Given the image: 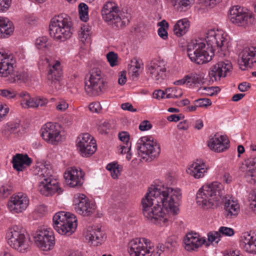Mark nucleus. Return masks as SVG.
Listing matches in <instances>:
<instances>
[{
  "label": "nucleus",
  "mask_w": 256,
  "mask_h": 256,
  "mask_svg": "<svg viewBox=\"0 0 256 256\" xmlns=\"http://www.w3.org/2000/svg\"><path fill=\"white\" fill-rule=\"evenodd\" d=\"M240 64L245 68L252 67L254 63H256V48L251 47L244 49L240 54Z\"/></svg>",
  "instance_id": "cd10ccee"
},
{
  "label": "nucleus",
  "mask_w": 256,
  "mask_h": 256,
  "mask_svg": "<svg viewBox=\"0 0 256 256\" xmlns=\"http://www.w3.org/2000/svg\"><path fill=\"white\" fill-rule=\"evenodd\" d=\"M13 168L17 171H22L24 166H30L32 160L28 156L20 154H17L12 158V162Z\"/></svg>",
  "instance_id": "c756f323"
},
{
  "label": "nucleus",
  "mask_w": 256,
  "mask_h": 256,
  "mask_svg": "<svg viewBox=\"0 0 256 256\" xmlns=\"http://www.w3.org/2000/svg\"><path fill=\"white\" fill-rule=\"evenodd\" d=\"M206 242L205 238H201L198 234L193 232L188 233L184 239V248L188 251L195 250Z\"/></svg>",
  "instance_id": "a878e982"
},
{
  "label": "nucleus",
  "mask_w": 256,
  "mask_h": 256,
  "mask_svg": "<svg viewBox=\"0 0 256 256\" xmlns=\"http://www.w3.org/2000/svg\"><path fill=\"white\" fill-rule=\"evenodd\" d=\"M84 174L80 168H70L67 170L64 177L70 187H80L84 182Z\"/></svg>",
  "instance_id": "5701e85b"
},
{
  "label": "nucleus",
  "mask_w": 256,
  "mask_h": 256,
  "mask_svg": "<svg viewBox=\"0 0 256 256\" xmlns=\"http://www.w3.org/2000/svg\"><path fill=\"white\" fill-rule=\"evenodd\" d=\"M118 82L120 85L124 84L126 82V74L124 71L119 73Z\"/></svg>",
  "instance_id": "680f3d73"
},
{
  "label": "nucleus",
  "mask_w": 256,
  "mask_h": 256,
  "mask_svg": "<svg viewBox=\"0 0 256 256\" xmlns=\"http://www.w3.org/2000/svg\"><path fill=\"white\" fill-rule=\"evenodd\" d=\"M189 26L190 22L187 19L180 20L174 24L173 29L174 32L177 36H181L188 31Z\"/></svg>",
  "instance_id": "2f4dec72"
},
{
  "label": "nucleus",
  "mask_w": 256,
  "mask_h": 256,
  "mask_svg": "<svg viewBox=\"0 0 256 256\" xmlns=\"http://www.w3.org/2000/svg\"><path fill=\"white\" fill-rule=\"evenodd\" d=\"M245 178L248 182L254 184L256 182V170H251L250 168H246Z\"/></svg>",
  "instance_id": "c03bdc74"
},
{
  "label": "nucleus",
  "mask_w": 256,
  "mask_h": 256,
  "mask_svg": "<svg viewBox=\"0 0 256 256\" xmlns=\"http://www.w3.org/2000/svg\"><path fill=\"white\" fill-rule=\"evenodd\" d=\"M198 107H206L211 105L212 102L208 98H200L194 101Z\"/></svg>",
  "instance_id": "09e8293b"
},
{
  "label": "nucleus",
  "mask_w": 256,
  "mask_h": 256,
  "mask_svg": "<svg viewBox=\"0 0 256 256\" xmlns=\"http://www.w3.org/2000/svg\"><path fill=\"white\" fill-rule=\"evenodd\" d=\"M8 242L10 246L20 252H26L30 247V240L25 231L18 226L9 229L6 234Z\"/></svg>",
  "instance_id": "9d476101"
},
{
  "label": "nucleus",
  "mask_w": 256,
  "mask_h": 256,
  "mask_svg": "<svg viewBox=\"0 0 256 256\" xmlns=\"http://www.w3.org/2000/svg\"><path fill=\"white\" fill-rule=\"evenodd\" d=\"M118 54L113 52H109L106 54L108 61L111 66L118 65Z\"/></svg>",
  "instance_id": "a18cd8bd"
},
{
  "label": "nucleus",
  "mask_w": 256,
  "mask_h": 256,
  "mask_svg": "<svg viewBox=\"0 0 256 256\" xmlns=\"http://www.w3.org/2000/svg\"><path fill=\"white\" fill-rule=\"evenodd\" d=\"M35 212L37 214H39L40 216H42L46 214L47 212V208L44 205H40L36 208Z\"/></svg>",
  "instance_id": "052dcab7"
},
{
  "label": "nucleus",
  "mask_w": 256,
  "mask_h": 256,
  "mask_svg": "<svg viewBox=\"0 0 256 256\" xmlns=\"http://www.w3.org/2000/svg\"><path fill=\"white\" fill-rule=\"evenodd\" d=\"M194 0H172V4L178 10H182L184 8H189L194 3Z\"/></svg>",
  "instance_id": "72a5a7b5"
},
{
  "label": "nucleus",
  "mask_w": 256,
  "mask_h": 256,
  "mask_svg": "<svg viewBox=\"0 0 256 256\" xmlns=\"http://www.w3.org/2000/svg\"><path fill=\"white\" fill-rule=\"evenodd\" d=\"M232 68V64L230 61L226 60L218 62L210 68V78L212 82L220 80L221 78L226 77Z\"/></svg>",
  "instance_id": "412c9836"
},
{
  "label": "nucleus",
  "mask_w": 256,
  "mask_h": 256,
  "mask_svg": "<svg viewBox=\"0 0 256 256\" xmlns=\"http://www.w3.org/2000/svg\"><path fill=\"white\" fill-rule=\"evenodd\" d=\"M220 234H222L225 236H232L234 234V230L233 229L224 226H222L220 228L218 232Z\"/></svg>",
  "instance_id": "8fccbe9b"
},
{
  "label": "nucleus",
  "mask_w": 256,
  "mask_h": 256,
  "mask_svg": "<svg viewBox=\"0 0 256 256\" xmlns=\"http://www.w3.org/2000/svg\"><path fill=\"white\" fill-rule=\"evenodd\" d=\"M18 96L20 99V105L23 108H36L35 98H32L28 92H21L18 93Z\"/></svg>",
  "instance_id": "7c9ffc66"
},
{
  "label": "nucleus",
  "mask_w": 256,
  "mask_h": 256,
  "mask_svg": "<svg viewBox=\"0 0 256 256\" xmlns=\"http://www.w3.org/2000/svg\"><path fill=\"white\" fill-rule=\"evenodd\" d=\"M36 108L40 106H42L46 105L48 102V100L42 97H38L35 98Z\"/></svg>",
  "instance_id": "13d9d810"
},
{
  "label": "nucleus",
  "mask_w": 256,
  "mask_h": 256,
  "mask_svg": "<svg viewBox=\"0 0 256 256\" xmlns=\"http://www.w3.org/2000/svg\"><path fill=\"white\" fill-rule=\"evenodd\" d=\"M229 140L226 136L215 134L208 142V147L214 151L220 152L228 148Z\"/></svg>",
  "instance_id": "bb28decb"
},
{
  "label": "nucleus",
  "mask_w": 256,
  "mask_h": 256,
  "mask_svg": "<svg viewBox=\"0 0 256 256\" xmlns=\"http://www.w3.org/2000/svg\"><path fill=\"white\" fill-rule=\"evenodd\" d=\"M220 90L219 88L216 86H202L200 88L198 89V91L202 94L210 96H212L216 94Z\"/></svg>",
  "instance_id": "ea45409f"
},
{
  "label": "nucleus",
  "mask_w": 256,
  "mask_h": 256,
  "mask_svg": "<svg viewBox=\"0 0 256 256\" xmlns=\"http://www.w3.org/2000/svg\"><path fill=\"white\" fill-rule=\"evenodd\" d=\"M108 88V84L100 68L92 69L85 81V90L90 96H99Z\"/></svg>",
  "instance_id": "6e6552de"
},
{
  "label": "nucleus",
  "mask_w": 256,
  "mask_h": 256,
  "mask_svg": "<svg viewBox=\"0 0 256 256\" xmlns=\"http://www.w3.org/2000/svg\"><path fill=\"white\" fill-rule=\"evenodd\" d=\"M138 155L142 158L147 157L154 158L158 156L160 148L157 141L150 136H146L140 138L136 144Z\"/></svg>",
  "instance_id": "9b49d317"
},
{
  "label": "nucleus",
  "mask_w": 256,
  "mask_h": 256,
  "mask_svg": "<svg viewBox=\"0 0 256 256\" xmlns=\"http://www.w3.org/2000/svg\"><path fill=\"white\" fill-rule=\"evenodd\" d=\"M36 46L38 49L44 50L48 48L50 44L48 42V38L46 36L39 37L36 40Z\"/></svg>",
  "instance_id": "79ce46f5"
},
{
  "label": "nucleus",
  "mask_w": 256,
  "mask_h": 256,
  "mask_svg": "<svg viewBox=\"0 0 256 256\" xmlns=\"http://www.w3.org/2000/svg\"><path fill=\"white\" fill-rule=\"evenodd\" d=\"M225 190L223 185L214 182L203 186L196 194L197 204L204 210L216 207L220 199L224 203V214L227 218L236 216L240 212V206L236 201L229 196H224Z\"/></svg>",
  "instance_id": "f03ea898"
},
{
  "label": "nucleus",
  "mask_w": 256,
  "mask_h": 256,
  "mask_svg": "<svg viewBox=\"0 0 256 256\" xmlns=\"http://www.w3.org/2000/svg\"><path fill=\"white\" fill-rule=\"evenodd\" d=\"M158 34L160 38H162L164 40H166L168 36L166 30V28H158Z\"/></svg>",
  "instance_id": "338daca9"
},
{
  "label": "nucleus",
  "mask_w": 256,
  "mask_h": 256,
  "mask_svg": "<svg viewBox=\"0 0 256 256\" xmlns=\"http://www.w3.org/2000/svg\"><path fill=\"white\" fill-rule=\"evenodd\" d=\"M12 0H0V12L6 11L10 8Z\"/></svg>",
  "instance_id": "603ef678"
},
{
  "label": "nucleus",
  "mask_w": 256,
  "mask_h": 256,
  "mask_svg": "<svg viewBox=\"0 0 256 256\" xmlns=\"http://www.w3.org/2000/svg\"><path fill=\"white\" fill-rule=\"evenodd\" d=\"M220 234L218 232H210L208 234V241L206 240L204 244L208 246L212 242H215L217 244L220 240Z\"/></svg>",
  "instance_id": "58836bf2"
},
{
  "label": "nucleus",
  "mask_w": 256,
  "mask_h": 256,
  "mask_svg": "<svg viewBox=\"0 0 256 256\" xmlns=\"http://www.w3.org/2000/svg\"><path fill=\"white\" fill-rule=\"evenodd\" d=\"M96 208L95 204L90 201L84 194H78L74 196V209L78 214L88 216L94 212Z\"/></svg>",
  "instance_id": "a211bd4d"
},
{
  "label": "nucleus",
  "mask_w": 256,
  "mask_h": 256,
  "mask_svg": "<svg viewBox=\"0 0 256 256\" xmlns=\"http://www.w3.org/2000/svg\"><path fill=\"white\" fill-rule=\"evenodd\" d=\"M76 146L80 154L83 157L91 156L96 150V140L88 133L79 136L76 140Z\"/></svg>",
  "instance_id": "dca6fc26"
},
{
  "label": "nucleus",
  "mask_w": 256,
  "mask_h": 256,
  "mask_svg": "<svg viewBox=\"0 0 256 256\" xmlns=\"http://www.w3.org/2000/svg\"><path fill=\"white\" fill-rule=\"evenodd\" d=\"M208 168L204 162L197 161L193 162L188 168L186 172L188 174L195 178H202L207 172Z\"/></svg>",
  "instance_id": "c85d7f7f"
},
{
  "label": "nucleus",
  "mask_w": 256,
  "mask_h": 256,
  "mask_svg": "<svg viewBox=\"0 0 256 256\" xmlns=\"http://www.w3.org/2000/svg\"><path fill=\"white\" fill-rule=\"evenodd\" d=\"M9 108L6 104H0V121L3 119V118L8 114Z\"/></svg>",
  "instance_id": "6e6d98bb"
},
{
  "label": "nucleus",
  "mask_w": 256,
  "mask_h": 256,
  "mask_svg": "<svg viewBox=\"0 0 256 256\" xmlns=\"http://www.w3.org/2000/svg\"><path fill=\"white\" fill-rule=\"evenodd\" d=\"M245 164L246 168L252 170H256V156H251L245 160Z\"/></svg>",
  "instance_id": "de8ad7c7"
},
{
  "label": "nucleus",
  "mask_w": 256,
  "mask_h": 256,
  "mask_svg": "<svg viewBox=\"0 0 256 256\" xmlns=\"http://www.w3.org/2000/svg\"><path fill=\"white\" fill-rule=\"evenodd\" d=\"M120 10L116 4L112 2H108L103 6L102 15L103 19L108 24H114L118 26L121 21Z\"/></svg>",
  "instance_id": "f3484780"
},
{
  "label": "nucleus",
  "mask_w": 256,
  "mask_h": 256,
  "mask_svg": "<svg viewBox=\"0 0 256 256\" xmlns=\"http://www.w3.org/2000/svg\"><path fill=\"white\" fill-rule=\"evenodd\" d=\"M42 136L47 142L56 145L62 141L60 126L56 123L47 122L42 128Z\"/></svg>",
  "instance_id": "2eb2a0df"
},
{
  "label": "nucleus",
  "mask_w": 256,
  "mask_h": 256,
  "mask_svg": "<svg viewBox=\"0 0 256 256\" xmlns=\"http://www.w3.org/2000/svg\"><path fill=\"white\" fill-rule=\"evenodd\" d=\"M12 190V188L10 185H3L0 187V198H5L8 197Z\"/></svg>",
  "instance_id": "49530a36"
},
{
  "label": "nucleus",
  "mask_w": 256,
  "mask_h": 256,
  "mask_svg": "<svg viewBox=\"0 0 256 256\" xmlns=\"http://www.w3.org/2000/svg\"><path fill=\"white\" fill-rule=\"evenodd\" d=\"M106 169L110 172L111 176L113 178L115 179L118 178L120 172L122 170V167L117 162L108 164L106 167Z\"/></svg>",
  "instance_id": "f704fd0d"
},
{
  "label": "nucleus",
  "mask_w": 256,
  "mask_h": 256,
  "mask_svg": "<svg viewBox=\"0 0 256 256\" xmlns=\"http://www.w3.org/2000/svg\"><path fill=\"white\" fill-rule=\"evenodd\" d=\"M72 24L70 18L65 14L54 17L49 26L50 34L56 40L64 42L69 38L72 34Z\"/></svg>",
  "instance_id": "0eeeda50"
},
{
  "label": "nucleus",
  "mask_w": 256,
  "mask_h": 256,
  "mask_svg": "<svg viewBox=\"0 0 256 256\" xmlns=\"http://www.w3.org/2000/svg\"><path fill=\"white\" fill-rule=\"evenodd\" d=\"M52 168L49 164H42L38 168L37 174L40 180L38 190L45 196H50L56 192L58 194L62 192L57 180L52 176Z\"/></svg>",
  "instance_id": "39448f33"
},
{
  "label": "nucleus",
  "mask_w": 256,
  "mask_h": 256,
  "mask_svg": "<svg viewBox=\"0 0 256 256\" xmlns=\"http://www.w3.org/2000/svg\"><path fill=\"white\" fill-rule=\"evenodd\" d=\"M131 148V143H125L124 144L120 146L122 154L129 152Z\"/></svg>",
  "instance_id": "e2e57ef3"
},
{
  "label": "nucleus",
  "mask_w": 256,
  "mask_h": 256,
  "mask_svg": "<svg viewBox=\"0 0 256 256\" xmlns=\"http://www.w3.org/2000/svg\"><path fill=\"white\" fill-rule=\"evenodd\" d=\"M229 18L232 23L241 26H246L252 24L254 20L252 12L238 6H234L230 8Z\"/></svg>",
  "instance_id": "f8f14e48"
},
{
  "label": "nucleus",
  "mask_w": 256,
  "mask_h": 256,
  "mask_svg": "<svg viewBox=\"0 0 256 256\" xmlns=\"http://www.w3.org/2000/svg\"><path fill=\"white\" fill-rule=\"evenodd\" d=\"M14 56L4 52H0V77L8 78L10 83L26 82L28 74L25 72H14Z\"/></svg>",
  "instance_id": "423d86ee"
},
{
  "label": "nucleus",
  "mask_w": 256,
  "mask_h": 256,
  "mask_svg": "<svg viewBox=\"0 0 256 256\" xmlns=\"http://www.w3.org/2000/svg\"><path fill=\"white\" fill-rule=\"evenodd\" d=\"M68 108V104L64 101L60 102L56 106V109L60 111H64Z\"/></svg>",
  "instance_id": "774afa93"
},
{
  "label": "nucleus",
  "mask_w": 256,
  "mask_h": 256,
  "mask_svg": "<svg viewBox=\"0 0 256 256\" xmlns=\"http://www.w3.org/2000/svg\"><path fill=\"white\" fill-rule=\"evenodd\" d=\"M166 98H175L181 97L182 95V92L180 88H169L166 90Z\"/></svg>",
  "instance_id": "e433bc0d"
},
{
  "label": "nucleus",
  "mask_w": 256,
  "mask_h": 256,
  "mask_svg": "<svg viewBox=\"0 0 256 256\" xmlns=\"http://www.w3.org/2000/svg\"><path fill=\"white\" fill-rule=\"evenodd\" d=\"M78 12L80 20L86 22L88 19V6L84 3H80L78 6Z\"/></svg>",
  "instance_id": "4c0bfd02"
},
{
  "label": "nucleus",
  "mask_w": 256,
  "mask_h": 256,
  "mask_svg": "<svg viewBox=\"0 0 256 256\" xmlns=\"http://www.w3.org/2000/svg\"><path fill=\"white\" fill-rule=\"evenodd\" d=\"M85 237L88 242L94 246L101 244L106 238L104 232L96 226L88 227Z\"/></svg>",
  "instance_id": "393cba45"
},
{
  "label": "nucleus",
  "mask_w": 256,
  "mask_h": 256,
  "mask_svg": "<svg viewBox=\"0 0 256 256\" xmlns=\"http://www.w3.org/2000/svg\"><path fill=\"white\" fill-rule=\"evenodd\" d=\"M144 238H135L130 242L128 244V252L130 256H150L151 248H148Z\"/></svg>",
  "instance_id": "4be33fe9"
},
{
  "label": "nucleus",
  "mask_w": 256,
  "mask_h": 256,
  "mask_svg": "<svg viewBox=\"0 0 256 256\" xmlns=\"http://www.w3.org/2000/svg\"><path fill=\"white\" fill-rule=\"evenodd\" d=\"M184 118V116L182 114H172L167 118V120L170 122H177Z\"/></svg>",
  "instance_id": "bf43d9fd"
},
{
  "label": "nucleus",
  "mask_w": 256,
  "mask_h": 256,
  "mask_svg": "<svg viewBox=\"0 0 256 256\" xmlns=\"http://www.w3.org/2000/svg\"><path fill=\"white\" fill-rule=\"evenodd\" d=\"M18 126L19 124L17 123L9 122L6 124V130L10 133H14L16 132Z\"/></svg>",
  "instance_id": "864d4df0"
},
{
  "label": "nucleus",
  "mask_w": 256,
  "mask_h": 256,
  "mask_svg": "<svg viewBox=\"0 0 256 256\" xmlns=\"http://www.w3.org/2000/svg\"><path fill=\"white\" fill-rule=\"evenodd\" d=\"M118 137L120 140L124 142L123 144H124L125 143H130L129 142L130 136L127 132H120L118 134Z\"/></svg>",
  "instance_id": "5fc2aeb1"
},
{
  "label": "nucleus",
  "mask_w": 256,
  "mask_h": 256,
  "mask_svg": "<svg viewBox=\"0 0 256 256\" xmlns=\"http://www.w3.org/2000/svg\"><path fill=\"white\" fill-rule=\"evenodd\" d=\"M121 108L124 110H127L132 112H135L136 111V110L133 108L132 104L128 102H126L122 104Z\"/></svg>",
  "instance_id": "0e129e2a"
},
{
  "label": "nucleus",
  "mask_w": 256,
  "mask_h": 256,
  "mask_svg": "<svg viewBox=\"0 0 256 256\" xmlns=\"http://www.w3.org/2000/svg\"><path fill=\"white\" fill-rule=\"evenodd\" d=\"M16 92L12 88L0 90V96L7 99H12L18 96Z\"/></svg>",
  "instance_id": "37998d69"
},
{
  "label": "nucleus",
  "mask_w": 256,
  "mask_h": 256,
  "mask_svg": "<svg viewBox=\"0 0 256 256\" xmlns=\"http://www.w3.org/2000/svg\"><path fill=\"white\" fill-rule=\"evenodd\" d=\"M48 64V80L52 87L60 88V81L62 76V69L61 62L52 58H46Z\"/></svg>",
  "instance_id": "4468645a"
},
{
  "label": "nucleus",
  "mask_w": 256,
  "mask_h": 256,
  "mask_svg": "<svg viewBox=\"0 0 256 256\" xmlns=\"http://www.w3.org/2000/svg\"><path fill=\"white\" fill-rule=\"evenodd\" d=\"M164 95L165 92L161 90H156L153 93V97L156 99L162 98Z\"/></svg>",
  "instance_id": "69168bd1"
},
{
  "label": "nucleus",
  "mask_w": 256,
  "mask_h": 256,
  "mask_svg": "<svg viewBox=\"0 0 256 256\" xmlns=\"http://www.w3.org/2000/svg\"><path fill=\"white\" fill-rule=\"evenodd\" d=\"M90 29L88 26L84 24L81 27L78 33V38L82 42L86 41L90 36Z\"/></svg>",
  "instance_id": "a19ab883"
},
{
  "label": "nucleus",
  "mask_w": 256,
  "mask_h": 256,
  "mask_svg": "<svg viewBox=\"0 0 256 256\" xmlns=\"http://www.w3.org/2000/svg\"><path fill=\"white\" fill-rule=\"evenodd\" d=\"M148 74L157 83L162 82L166 77V68L162 60L154 59L148 62L146 66Z\"/></svg>",
  "instance_id": "6ab92c4d"
},
{
  "label": "nucleus",
  "mask_w": 256,
  "mask_h": 256,
  "mask_svg": "<svg viewBox=\"0 0 256 256\" xmlns=\"http://www.w3.org/2000/svg\"><path fill=\"white\" fill-rule=\"evenodd\" d=\"M240 246L246 252L256 254V234L243 233L240 238Z\"/></svg>",
  "instance_id": "b1692460"
},
{
  "label": "nucleus",
  "mask_w": 256,
  "mask_h": 256,
  "mask_svg": "<svg viewBox=\"0 0 256 256\" xmlns=\"http://www.w3.org/2000/svg\"><path fill=\"white\" fill-rule=\"evenodd\" d=\"M156 203H159L166 212L170 214L174 219L179 209V202L182 199V192L179 188H172L160 185L152 186L148 190Z\"/></svg>",
  "instance_id": "7ed1b4c3"
},
{
  "label": "nucleus",
  "mask_w": 256,
  "mask_h": 256,
  "mask_svg": "<svg viewBox=\"0 0 256 256\" xmlns=\"http://www.w3.org/2000/svg\"><path fill=\"white\" fill-rule=\"evenodd\" d=\"M152 127V125L148 120H144L140 123L139 126V129L140 130H148L150 129Z\"/></svg>",
  "instance_id": "4d7b16f0"
},
{
  "label": "nucleus",
  "mask_w": 256,
  "mask_h": 256,
  "mask_svg": "<svg viewBox=\"0 0 256 256\" xmlns=\"http://www.w3.org/2000/svg\"><path fill=\"white\" fill-rule=\"evenodd\" d=\"M204 40L208 46L207 48L204 40L200 39L192 40L187 46L188 56L190 60L198 64L207 63L212 60L214 52L216 49L222 51L226 54L228 43V36L222 30L210 29L204 34Z\"/></svg>",
  "instance_id": "f257e3e1"
},
{
  "label": "nucleus",
  "mask_w": 256,
  "mask_h": 256,
  "mask_svg": "<svg viewBox=\"0 0 256 256\" xmlns=\"http://www.w3.org/2000/svg\"><path fill=\"white\" fill-rule=\"evenodd\" d=\"M29 198L22 192L12 196L8 202V210L12 214H18L25 210L29 204Z\"/></svg>",
  "instance_id": "aec40b11"
},
{
  "label": "nucleus",
  "mask_w": 256,
  "mask_h": 256,
  "mask_svg": "<svg viewBox=\"0 0 256 256\" xmlns=\"http://www.w3.org/2000/svg\"><path fill=\"white\" fill-rule=\"evenodd\" d=\"M53 226L60 234L69 236L76 230L77 220L74 214L60 212L53 217Z\"/></svg>",
  "instance_id": "1a4fd4ad"
},
{
  "label": "nucleus",
  "mask_w": 256,
  "mask_h": 256,
  "mask_svg": "<svg viewBox=\"0 0 256 256\" xmlns=\"http://www.w3.org/2000/svg\"><path fill=\"white\" fill-rule=\"evenodd\" d=\"M36 246L44 251L50 250L54 246L55 238L53 232L50 228H40L33 234Z\"/></svg>",
  "instance_id": "ddd939ff"
},
{
  "label": "nucleus",
  "mask_w": 256,
  "mask_h": 256,
  "mask_svg": "<svg viewBox=\"0 0 256 256\" xmlns=\"http://www.w3.org/2000/svg\"><path fill=\"white\" fill-rule=\"evenodd\" d=\"M186 78L188 81V84H204V79L202 74L192 73L190 74L186 75Z\"/></svg>",
  "instance_id": "c9c22d12"
},
{
  "label": "nucleus",
  "mask_w": 256,
  "mask_h": 256,
  "mask_svg": "<svg viewBox=\"0 0 256 256\" xmlns=\"http://www.w3.org/2000/svg\"><path fill=\"white\" fill-rule=\"evenodd\" d=\"M1 24L2 35H1L0 38H6L10 36L14 30V26L12 22L8 18L2 17Z\"/></svg>",
  "instance_id": "473e14b6"
},
{
  "label": "nucleus",
  "mask_w": 256,
  "mask_h": 256,
  "mask_svg": "<svg viewBox=\"0 0 256 256\" xmlns=\"http://www.w3.org/2000/svg\"><path fill=\"white\" fill-rule=\"evenodd\" d=\"M142 212L146 220L160 226H166L173 220L170 214L166 212L159 203H156L149 191L142 200Z\"/></svg>",
  "instance_id": "20e7f679"
},
{
  "label": "nucleus",
  "mask_w": 256,
  "mask_h": 256,
  "mask_svg": "<svg viewBox=\"0 0 256 256\" xmlns=\"http://www.w3.org/2000/svg\"><path fill=\"white\" fill-rule=\"evenodd\" d=\"M89 110L92 112L98 113L102 110V106L99 102H93L90 104Z\"/></svg>",
  "instance_id": "3c124183"
}]
</instances>
